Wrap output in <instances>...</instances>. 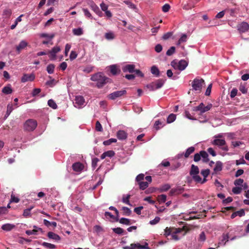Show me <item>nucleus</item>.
<instances>
[{"label": "nucleus", "mask_w": 249, "mask_h": 249, "mask_svg": "<svg viewBox=\"0 0 249 249\" xmlns=\"http://www.w3.org/2000/svg\"><path fill=\"white\" fill-rule=\"evenodd\" d=\"M90 80L97 82L96 86L98 88H102L107 84L109 79L105 76L102 72H98L92 75Z\"/></svg>", "instance_id": "1"}, {"label": "nucleus", "mask_w": 249, "mask_h": 249, "mask_svg": "<svg viewBox=\"0 0 249 249\" xmlns=\"http://www.w3.org/2000/svg\"><path fill=\"white\" fill-rule=\"evenodd\" d=\"M199 170L197 166L192 164L189 172L190 176L193 179L196 183L200 182L201 181V178L198 175Z\"/></svg>", "instance_id": "2"}, {"label": "nucleus", "mask_w": 249, "mask_h": 249, "mask_svg": "<svg viewBox=\"0 0 249 249\" xmlns=\"http://www.w3.org/2000/svg\"><path fill=\"white\" fill-rule=\"evenodd\" d=\"M171 65L175 69L183 71L188 66V62L183 59L179 61H178L177 60H174L171 62Z\"/></svg>", "instance_id": "3"}, {"label": "nucleus", "mask_w": 249, "mask_h": 249, "mask_svg": "<svg viewBox=\"0 0 249 249\" xmlns=\"http://www.w3.org/2000/svg\"><path fill=\"white\" fill-rule=\"evenodd\" d=\"M181 231V230L180 228L174 229L171 228H169L167 227L164 230V234L166 236L171 235L172 239L177 241L179 239V238L178 236L177 235V233L180 232Z\"/></svg>", "instance_id": "4"}, {"label": "nucleus", "mask_w": 249, "mask_h": 249, "mask_svg": "<svg viewBox=\"0 0 249 249\" xmlns=\"http://www.w3.org/2000/svg\"><path fill=\"white\" fill-rule=\"evenodd\" d=\"M205 85L204 80L202 78H196L192 82L193 89L200 92L202 87Z\"/></svg>", "instance_id": "5"}, {"label": "nucleus", "mask_w": 249, "mask_h": 249, "mask_svg": "<svg viewBox=\"0 0 249 249\" xmlns=\"http://www.w3.org/2000/svg\"><path fill=\"white\" fill-rule=\"evenodd\" d=\"M37 126V122L34 119H28L24 124L23 129L26 131H33Z\"/></svg>", "instance_id": "6"}, {"label": "nucleus", "mask_w": 249, "mask_h": 249, "mask_svg": "<svg viewBox=\"0 0 249 249\" xmlns=\"http://www.w3.org/2000/svg\"><path fill=\"white\" fill-rule=\"evenodd\" d=\"M213 145H216L220 147L222 150L228 151V146L226 145L225 139H214L212 142Z\"/></svg>", "instance_id": "7"}, {"label": "nucleus", "mask_w": 249, "mask_h": 249, "mask_svg": "<svg viewBox=\"0 0 249 249\" xmlns=\"http://www.w3.org/2000/svg\"><path fill=\"white\" fill-rule=\"evenodd\" d=\"M126 94V91L124 89L114 91L107 95V98L112 100H114L118 98L121 97Z\"/></svg>", "instance_id": "8"}, {"label": "nucleus", "mask_w": 249, "mask_h": 249, "mask_svg": "<svg viewBox=\"0 0 249 249\" xmlns=\"http://www.w3.org/2000/svg\"><path fill=\"white\" fill-rule=\"evenodd\" d=\"M124 249H150L148 247V244L145 243L144 245H141L140 243L131 244L130 246H125L123 247Z\"/></svg>", "instance_id": "9"}, {"label": "nucleus", "mask_w": 249, "mask_h": 249, "mask_svg": "<svg viewBox=\"0 0 249 249\" xmlns=\"http://www.w3.org/2000/svg\"><path fill=\"white\" fill-rule=\"evenodd\" d=\"M212 106V105L210 104L205 107L203 103H201L199 106L194 107L193 110L194 111H200V112L202 113L210 110Z\"/></svg>", "instance_id": "10"}, {"label": "nucleus", "mask_w": 249, "mask_h": 249, "mask_svg": "<svg viewBox=\"0 0 249 249\" xmlns=\"http://www.w3.org/2000/svg\"><path fill=\"white\" fill-rule=\"evenodd\" d=\"M238 30L240 33H245L248 31L249 29V24L245 21L239 23L237 26Z\"/></svg>", "instance_id": "11"}, {"label": "nucleus", "mask_w": 249, "mask_h": 249, "mask_svg": "<svg viewBox=\"0 0 249 249\" xmlns=\"http://www.w3.org/2000/svg\"><path fill=\"white\" fill-rule=\"evenodd\" d=\"M28 46V43L25 40H21L16 47V52L18 54L20 53L22 50L25 49Z\"/></svg>", "instance_id": "12"}, {"label": "nucleus", "mask_w": 249, "mask_h": 249, "mask_svg": "<svg viewBox=\"0 0 249 249\" xmlns=\"http://www.w3.org/2000/svg\"><path fill=\"white\" fill-rule=\"evenodd\" d=\"M60 51V48L59 46L54 47L49 52L50 58L51 60H55L56 59V54Z\"/></svg>", "instance_id": "13"}, {"label": "nucleus", "mask_w": 249, "mask_h": 249, "mask_svg": "<svg viewBox=\"0 0 249 249\" xmlns=\"http://www.w3.org/2000/svg\"><path fill=\"white\" fill-rule=\"evenodd\" d=\"M35 79L34 74H24L21 78V81L22 83H25L27 81H33Z\"/></svg>", "instance_id": "14"}, {"label": "nucleus", "mask_w": 249, "mask_h": 249, "mask_svg": "<svg viewBox=\"0 0 249 249\" xmlns=\"http://www.w3.org/2000/svg\"><path fill=\"white\" fill-rule=\"evenodd\" d=\"M85 103V99L83 97L81 96H78L75 97V107L78 108H80Z\"/></svg>", "instance_id": "15"}, {"label": "nucleus", "mask_w": 249, "mask_h": 249, "mask_svg": "<svg viewBox=\"0 0 249 249\" xmlns=\"http://www.w3.org/2000/svg\"><path fill=\"white\" fill-rule=\"evenodd\" d=\"M110 72L113 75H116L121 72V70L116 65H112L109 66Z\"/></svg>", "instance_id": "16"}, {"label": "nucleus", "mask_w": 249, "mask_h": 249, "mask_svg": "<svg viewBox=\"0 0 249 249\" xmlns=\"http://www.w3.org/2000/svg\"><path fill=\"white\" fill-rule=\"evenodd\" d=\"M117 137L120 140H124L127 137V134L124 130H119L117 133Z\"/></svg>", "instance_id": "17"}, {"label": "nucleus", "mask_w": 249, "mask_h": 249, "mask_svg": "<svg viewBox=\"0 0 249 249\" xmlns=\"http://www.w3.org/2000/svg\"><path fill=\"white\" fill-rule=\"evenodd\" d=\"M135 66L133 64H128L125 66L123 69V71L124 72H129L130 73H132L135 71Z\"/></svg>", "instance_id": "18"}, {"label": "nucleus", "mask_w": 249, "mask_h": 249, "mask_svg": "<svg viewBox=\"0 0 249 249\" xmlns=\"http://www.w3.org/2000/svg\"><path fill=\"white\" fill-rule=\"evenodd\" d=\"M184 190L183 187L181 186H178L175 188H173L170 191V194L171 195L174 194H179L182 193Z\"/></svg>", "instance_id": "19"}, {"label": "nucleus", "mask_w": 249, "mask_h": 249, "mask_svg": "<svg viewBox=\"0 0 249 249\" xmlns=\"http://www.w3.org/2000/svg\"><path fill=\"white\" fill-rule=\"evenodd\" d=\"M47 236L49 238L57 241H59L61 239L60 237L58 234L52 231L48 232Z\"/></svg>", "instance_id": "20"}, {"label": "nucleus", "mask_w": 249, "mask_h": 249, "mask_svg": "<svg viewBox=\"0 0 249 249\" xmlns=\"http://www.w3.org/2000/svg\"><path fill=\"white\" fill-rule=\"evenodd\" d=\"M200 155L202 158V161L203 162L207 163L209 161V159L208 158V154L205 151H200Z\"/></svg>", "instance_id": "21"}, {"label": "nucleus", "mask_w": 249, "mask_h": 249, "mask_svg": "<svg viewBox=\"0 0 249 249\" xmlns=\"http://www.w3.org/2000/svg\"><path fill=\"white\" fill-rule=\"evenodd\" d=\"M83 165L80 162H76L73 164L72 169L76 172L80 171L82 170Z\"/></svg>", "instance_id": "22"}, {"label": "nucleus", "mask_w": 249, "mask_h": 249, "mask_svg": "<svg viewBox=\"0 0 249 249\" xmlns=\"http://www.w3.org/2000/svg\"><path fill=\"white\" fill-rule=\"evenodd\" d=\"M223 164L220 161H217L216 162L215 166L213 169V171L215 173H216L217 172H219L222 169Z\"/></svg>", "instance_id": "23"}, {"label": "nucleus", "mask_w": 249, "mask_h": 249, "mask_svg": "<svg viewBox=\"0 0 249 249\" xmlns=\"http://www.w3.org/2000/svg\"><path fill=\"white\" fill-rule=\"evenodd\" d=\"M15 227L14 225L11 224H5L2 226L1 229L6 231H10Z\"/></svg>", "instance_id": "24"}, {"label": "nucleus", "mask_w": 249, "mask_h": 249, "mask_svg": "<svg viewBox=\"0 0 249 249\" xmlns=\"http://www.w3.org/2000/svg\"><path fill=\"white\" fill-rule=\"evenodd\" d=\"M2 92L5 94H9L12 93L13 89L11 87L10 85H8L7 86H5L2 89Z\"/></svg>", "instance_id": "25"}, {"label": "nucleus", "mask_w": 249, "mask_h": 249, "mask_svg": "<svg viewBox=\"0 0 249 249\" xmlns=\"http://www.w3.org/2000/svg\"><path fill=\"white\" fill-rule=\"evenodd\" d=\"M222 239L221 240L219 244L222 245H225L227 241H229L230 238L229 235L228 233L223 234L222 236Z\"/></svg>", "instance_id": "26"}, {"label": "nucleus", "mask_w": 249, "mask_h": 249, "mask_svg": "<svg viewBox=\"0 0 249 249\" xmlns=\"http://www.w3.org/2000/svg\"><path fill=\"white\" fill-rule=\"evenodd\" d=\"M72 33L74 35L80 36L83 34V31L80 27L74 28L72 29Z\"/></svg>", "instance_id": "27"}, {"label": "nucleus", "mask_w": 249, "mask_h": 249, "mask_svg": "<svg viewBox=\"0 0 249 249\" xmlns=\"http://www.w3.org/2000/svg\"><path fill=\"white\" fill-rule=\"evenodd\" d=\"M151 72L156 77H159L160 76V71L156 66H153L151 68Z\"/></svg>", "instance_id": "28"}, {"label": "nucleus", "mask_w": 249, "mask_h": 249, "mask_svg": "<svg viewBox=\"0 0 249 249\" xmlns=\"http://www.w3.org/2000/svg\"><path fill=\"white\" fill-rule=\"evenodd\" d=\"M12 15V10L10 9H6L3 10L2 16L4 18H10Z\"/></svg>", "instance_id": "29"}, {"label": "nucleus", "mask_w": 249, "mask_h": 249, "mask_svg": "<svg viewBox=\"0 0 249 249\" xmlns=\"http://www.w3.org/2000/svg\"><path fill=\"white\" fill-rule=\"evenodd\" d=\"M195 148L194 146L189 147L186 151L184 154V157L187 158L189 156L195 151Z\"/></svg>", "instance_id": "30"}, {"label": "nucleus", "mask_w": 249, "mask_h": 249, "mask_svg": "<svg viewBox=\"0 0 249 249\" xmlns=\"http://www.w3.org/2000/svg\"><path fill=\"white\" fill-rule=\"evenodd\" d=\"M13 109L14 108L12 104H8L7 105L6 113L4 117V119H6L9 116Z\"/></svg>", "instance_id": "31"}, {"label": "nucleus", "mask_w": 249, "mask_h": 249, "mask_svg": "<svg viewBox=\"0 0 249 249\" xmlns=\"http://www.w3.org/2000/svg\"><path fill=\"white\" fill-rule=\"evenodd\" d=\"M164 83V80L162 79H160L155 82L156 85V88L157 89L161 88L163 85Z\"/></svg>", "instance_id": "32"}, {"label": "nucleus", "mask_w": 249, "mask_h": 249, "mask_svg": "<svg viewBox=\"0 0 249 249\" xmlns=\"http://www.w3.org/2000/svg\"><path fill=\"white\" fill-rule=\"evenodd\" d=\"M43 223H44V224L46 226H47L48 227H50L51 226H52L53 227H56V226H57L56 222H51L49 221L48 220H47L46 219H44Z\"/></svg>", "instance_id": "33"}, {"label": "nucleus", "mask_w": 249, "mask_h": 249, "mask_svg": "<svg viewBox=\"0 0 249 249\" xmlns=\"http://www.w3.org/2000/svg\"><path fill=\"white\" fill-rule=\"evenodd\" d=\"M176 119V115L173 113L170 114L167 119V123L168 124L173 122Z\"/></svg>", "instance_id": "34"}, {"label": "nucleus", "mask_w": 249, "mask_h": 249, "mask_svg": "<svg viewBox=\"0 0 249 249\" xmlns=\"http://www.w3.org/2000/svg\"><path fill=\"white\" fill-rule=\"evenodd\" d=\"M140 189L144 190L148 186V183L147 181H141L138 183Z\"/></svg>", "instance_id": "35"}, {"label": "nucleus", "mask_w": 249, "mask_h": 249, "mask_svg": "<svg viewBox=\"0 0 249 249\" xmlns=\"http://www.w3.org/2000/svg\"><path fill=\"white\" fill-rule=\"evenodd\" d=\"M131 197L130 195H127L126 196H123V198H122V201L123 203L130 205V202H129V198Z\"/></svg>", "instance_id": "36"}, {"label": "nucleus", "mask_w": 249, "mask_h": 249, "mask_svg": "<svg viewBox=\"0 0 249 249\" xmlns=\"http://www.w3.org/2000/svg\"><path fill=\"white\" fill-rule=\"evenodd\" d=\"M119 222L121 224L126 225H129L131 224L130 220L126 218H121L119 220Z\"/></svg>", "instance_id": "37"}, {"label": "nucleus", "mask_w": 249, "mask_h": 249, "mask_svg": "<svg viewBox=\"0 0 249 249\" xmlns=\"http://www.w3.org/2000/svg\"><path fill=\"white\" fill-rule=\"evenodd\" d=\"M34 206H32L30 208L25 209L24 210L23 215L25 217H27L31 215V211L32 209H33Z\"/></svg>", "instance_id": "38"}, {"label": "nucleus", "mask_w": 249, "mask_h": 249, "mask_svg": "<svg viewBox=\"0 0 249 249\" xmlns=\"http://www.w3.org/2000/svg\"><path fill=\"white\" fill-rule=\"evenodd\" d=\"M112 231L116 234L119 235L123 234L124 232V230L120 227L113 228L112 229Z\"/></svg>", "instance_id": "39"}, {"label": "nucleus", "mask_w": 249, "mask_h": 249, "mask_svg": "<svg viewBox=\"0 0 249 249\" xmlns=\"http://www.w3.org/2000/svg\"><path fill=\"white\" fill-rule=\"evenodd\" d=\"M48 106L53 108V109H56L57 107L55 102L52 99H50L48 101Z\"/></svg>", "instance_id": "40"}, {"label": "nucleus", "mask_w": 249, "mask_h": 249, "mask_svg": "<svg viewBox=\"0 0 249 249\" xmlns=\"http://www.w3.org/2000/svg\"><path fill=\"white\" fill-rule=\"evenodd\" d=\"M55 66L53 64H49L47 67V71L49 74H52L54 72Z\"/></svg>", "instance_id": "41"}, {"label": "nucleus", "mask_w": 249, "mask_h": 249, "mask_svg": "<svg viewBox=\"0 0 249 249\" xmlns=\"http://www.w3.org/2000/svg\"><path fill=\"white\" fill-rule=\"evenodd\" d=\"M117 142V139L114 138H111L108 140L105 141L103 142V144L105 145H109L111 144L113 142Z\"/></svg>", "instance_id": "42"}, {"label": "nucleus", "mask_w": 249, "mask_h": 249, "mask_svg": "<svg viewBox=\"0 0 249 249\" xmlns=\"http://www.w3.org/2000/svg\"><path fill=\"white\" fill-rule=\"evenodd\" d=\"M166 196L165 195H160L158 196V200L160 203H164L166 201Z\"/></svg>", "instance_id": "43"}, {"label": "nucleus", "mask_w": 249, "mask_h": 249, "mask_svg": "<svg viewBox=\"0 0 249 249\" xmlns=\"http://www.w3.org/2000/svg\"><path fill=\"white\" fill-rule=\"evenodd\" d=\"M42 245L46 248H49L51 249H53L56 248L55 245L45 242L42 243Z\"/></svg>", "instance_id": "44"}, {"label": "nucleus", "mask_w": 249, "mask_h": 249, "mask_svg": "<svg viewBox=\"0 0 249 249\" xmlns=\"http://www.w3.org/2000/svg\"><path fill=\"white\" fill-rule=\"evenodd\" d=\"M122 210L124 212V214L129 216L131 213V211L130 209L126 207H123Z\"/></svg>", "instance_id": "45"}, {"label": "nucleus", "mask_w": 249, "mask_h": 249, "mask_svg": "<svg viewBox=\"0 0 249 249\" xmlns=\"http://www.w3.org/2000/svg\"><path fill=\"white\" fill-rule=\"evenodd\" d=\"M239 90L242 92V93L245 94L247 93L248 89L246 88L245 84H241L239 87Z\"/></svg>", "instance_id": "46"}, {"label": "nucleus", "mask_w": 249, "mask_h": 249, "mask_svg": "<svg viewBox=\"0 0 249 249\" xmlns=\"http://www.w3.org/2000/svg\"><path fill=\"white\" fill-rule=\"evenodd\" d=\"M175 50L176 48L174 46H172L167 50L166 54L168 56H171L175 53Z\"/></svg>", "instance_id": "47"}, {"label": "nucleus", "mask_w": 249, "mask_h": 249, "mask_svg": "<svg viewBox=\"0 0 249 249\" xmlns=\"http://www.w3.org/2000/svg\"><path fill=\"white\" fill-rule=\"evenodd\" d=\"M105 38L108 40H111L114 38V35L113 33L109 32L106 33L105 35Z\"/></svg>", "instance_id": "48"}, {"label": "nucleus", "mask_w": 249, "mask_h": 249, "mask_svg": "<svg viewBox=\"0 0 249 249\" xmlns=\"http://www.w3.org/2000/svg\"><path fill=\"white\" fill-rule=\"evenodd\" d=\"M156 87V86L155 82H152L146 86L147 88L150 91H153L157 89Z\"/></svg>", "instance_id": "49"}, {"label": "nucleus", "mask_w": 249, "mask_h": 249, "mask_svg": "<svg viewBox=\"0 0 249 249\" xmlns=\"http://www.w3.org/2000/svg\"><path fill=\"white\" fill-rule=\"evenodd\" d=\"M210 171L209 169L202 170L201 171V174L204 178H206L210 174Z\"/></svg>", "instance_id": "50"}, {"label": "nucleus", "mask_w": 249, "mask_h": 249, "mask_svg": "<svg viewBox=\"0 0 249 249\" xmlns=\"http://www.w3.org/2000/svg\"><path fill=\"white\" fill-rule=\"evenodd\" d=\"M99 161V160L97 158H94L92 160L91 165L92 167L95 169L97 166V163Z\"/></svg>", "instance_id": "51"}, {"label": "nucleus", "mask_w": 249, "mask_h": 249, "mask_svg": "<svg viewBox=\"0 0 249 249\" xmlns=\"http://www.w3.org/2000/svg\"><path fill=\"white\" fill-rule=\"evenodd\" d=\"M187 41V36L186 34H183L181 37L179 38L178 41V45H179L182 42H186Z\"/></svg>", "instance_id": "52"}, {"label": "nucleus", "mask_w": 249, "mask_h": 249, "mask_svg": "<svg viewBox=\"0 0 249 249\" xmlns=\"http://www.w3.org/2000/svg\"><path fill=\"white\" fill-rule=\"evenodd\" d=\"M241 191H242V188L241 187H233L232 189V192L234 194H236V195L240 194V193L241 192Z\"/></svg>", "instance_id": "53"}, {"label": "nucleus", "mask_w": 249, "mask_h": 249, "mask_svg": "<svg viewBox=\"0 0 249 249\" xmlns=\"http://www.w3.org/2000/svg\"><path fill=\"white\" fill-rule=\"evenodd\" d=\"M238 90L236 88H233L231 90L230 93V97L231 98H233L237 95Z\"/></svg>", "instance_id": "54"}, {"label": "nucleus", "mask_w": 249, "mask_h": 249, "mask_svg": "<svg viewBox=\"0 0 249 249\" xmlns=\"http://www.w3.org/2000/svg\"><path fill=\"white\" fill-rule=\"evenodd\" d=\"M170 187H171V186L169 184H165L161 186L160 191H161V192L167 191L170 188Z\"/></svg>", "instance_id": "55"}, {"label": "nucleus", "mask_w": 249, "mask_h": 249, "mask_svg": "<svg viewBox=\"0 0 249 249\" xmlns=\"http://www.w3.org/2000/svg\"><path fill=\"white\" fill-rule=\"evenodd\" d=\"M95 129L97 131L102 132L103 131L102 125L98 121L96 123Z\"/></svg>", "instance_id": "56"}, {"label": "nucleus", "mask_w": 249, "mask_h": 249, "mask_svg": "<svg viewBox=\"0 0 249 249\" xmlns=\"http://www.w3.org/2000/svg\"><path fill=\"white\" fill-rule=\"evenodd\" d=\"M144 174H140L137 176V177L136 178V181H137L139 183L140 182L142 181V180L144 179Z\"/></svg>", "instance_id": "57"}, {"label": "nucleus", "mask_w": 249, "mask_h": 249, "mask_svg": "<svg viewBox=\"0 0 249 249\" xmlns=\"http://www.w3.org/2000/svg\"><path fill=\"white\" fill-rule=\"evenodd\" d=\"M201 157L200 155V151L199 153H196L195 154L194 157V160L195 162H198L201 160Z\"/></svg>", "instance_id": "58"}, {"label": "nucleus", "mask_w": 249, "mask_h": 249, "mask_svg": "<svg viewBox=\"0 0 249 249\" xmlns=\"http://www.w3.org/2000/svg\"><path fill=\"white\" fill-rule=\"evenodd\" d=\"M83 11L84 15L86 17H87L89 18H91V19L92 18V17L91 14L90 13L89 11L87 9L83 8Z\"/></svg>", "instance_id": "59"}, {"label": "nucleus", "mask_w": 249, "mask_h": 249, "mask_svg": "<svg viewBox=\"0 0 249 249\" xmlns=\"http://www.w3.org/2000/svg\"><path fill=\"white\" fill-rule=\"evenodd\" d=\"M41 92V89L39 88L34 89L32 92V96L35 97L37 95Z\"/></svg>", "instance_id": "60"}, {"label": "nucleus", "mask_w": 249, "mask_h": 249, "mask_svg": "<svg viewBox=\"0 0 249 249\" xmlns=\"http://www.w3.org/2000/svg\"><path fill=\"white\" fill-rule=\"evenodd\" d=\"M160 218L158 216H156L153 220L150 221L149 223L151 225H155L159 222Z\"/></svg>", "instance_id": "61"}, {"label": "nucleus", "mask_w": 249, "mask_h": 249, "mask_svg": "<svg viewBox=\"0 0 249 249\" xmlns=\"http://www.w3.org/2000/svg\"><path fill=\"white\" fill-rule=\"evenodd\" d=\"M170 8V6L169 4H165L162 7V10L163 12H167L169 11V9Z\"/></svg>", "instance_id": "62"}, {"label": "nucleus", "mask_w": 249, "mask_h": 249, "mask_svg": "<svg viewBox=\"0 0 249 249\" xmlns=\"http://www.w3.org/2000/svg\"><path fill=\"white\" fill-rule=\"evenodd\" d=\"M244 180L241 178L237 179L234 181V184L236 186H241L242 185Z\"/></svg>", "instance_id": "63"}, {"label": "nucleus", "mask_w": 249, "mask_h": 249, "mask_svg": "<svg viewBox=\"0 0 249 249\" xmlns=\"http://www.w3.org/2000/svg\"><path fill=\"white\" fill-rule=\"evenodd\" d=\"M92 9L97 14L100 12L99 7L94 3H93L91 5Z\"/></svg>", "instance_id": "64"}]
</instances>
